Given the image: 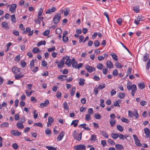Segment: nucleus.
<instances>
[{
	"label": "nucleus",
	"mask_w": 150,
	"mask_h": 150,
	"mask_svg": "<svg viewBox=\"0 0 150 150\" xmlns=\"http://www.w3.org/2000/svg\"><path fill=\"white\" fill-rule=\"evenodd\" d=\"M45 44L46 42L45 40L41 41L37 43V46L39 47L42 45H45Z\"/></svg>",
	"instance_id": "nucleus-30"
},
{
	"label": "nucleus",
	"mask_w": 150,
	"mask_h": 150,
	"mask_svg": "<svg viewBox=\"0 0 150 150\" xmlns=\"http://www.w3.org/2000/svg\"><path fill=\"white\" fill-rule=\"evenodd\" d=\"M133 10L136 13H138L140 12L139 6L138 5H137L133 7Z\"/></svg>",
	"instance_id": "nucleus-11"
},
{
	"label": "nucleus",
	"mask_w": 150,
	"mask_h": 150,
	"mask_svg": "<svg viewBox=\"0 0 150 150\" xmlns=\"http://www.w3.org/2000/svg\"><path fill=\"white\" fill-rule=\"evenodd\" d=\"M132 115H133L136 118H138L139 117V115L138 113L137 110L134 109L132 112Z\"/></svg>",
	"instance_id": "nucleus-7"
},
{
	"label": "nucleus",
	"mask_w": 150,
	"mask_h": 150,
	"mask_svg": "<svg viewBox=\"0 0 150 150\" xmlns=\"http://www.w3.org/2000/svg\"><path fill=\"white\" fill-rule=\"evenodd\" d=\"M135 144L137 146H141V144H140V141L138 139L136 140L135 141Z\"/></svg>",
	"instance_id": "nucleus-42"
},
{
	"label": "nucleus",
	"mask_w": 150,
	"mask_h": 150,
	"mask_svg": "<svg viewBox=\"0 0 150 150\" xmlns=\"http://www.w3.org/2000/svg\"><path fill=\"white\" fill-rule=\"evenodd\" d=\"M54 121L53 118L51 116H49L48 118V122L49 123H51Z\"/></svg>",
	"instance_id": "nucleus-50"
},
{
	"label": "nucleus",
	"mask_w": 150,
	"mask_h": 150,
	"mask_svg": "<svg viewBox=\"0 0 150 150\" xmlns=\"http://www.w3.org/2000/svg\"><path fill=\"white\" fill-rule=\"evenodd\" d=\"M69 57L68 56H66L65 57H63L62 59L64 60L65 59H66L67 60L65 62V64L67 65L68 67H69L71 64V59L69 58Z\"/></svg>",
	"instance_id": "nucleus-2"
},
{
	"label": "nucleus",
	"mask_w": 150,
	"mask_h": 150,
	"mask_svg": "<svg viewBox=\"0 0 150 150\" xmlns=\"http://www.w3.org/2000/svg\"><path fill=\"white\" fill-rule=\"evenodd\" d=\"M61 18V14L58 13L55 15L53 19V21L54 24H57L59 22Z\"/></svg>",
	"instance_id": "nucleus-1"
},
{
	"label": "nucleus",
	"mask_w": 150,
	"mask_h": 150,
	"mask_svg": "<svg viewBox=\"0 0 150 150\" xmlns=\"http://www.w3.org/2000/svg\"><path fill=\"white\" fill-rule=\"evenodd\" d=\"M78 135V134L77 133L76 131H75L73 133V136L74 137V139H77V137Z\"/></svg>",
	"instance_id": "nucleus-45"
},
{
	"label": "nucleus",
	"mask_w": 150,
	"mask_h": 150,
	"mask_svg": "<svg viewBox=\"0 0 150 150\" xmlns=\"http://www.w3.org/2000/svg\"><path fill=\"white\" fill-rule=\"evenodd\" d=\"M11 21L13 22H16V18L15 17V15L14 14L12 15L11 16Z\"/></svg>",
	"instance_id": "nucleus-33"
},
{
	"label": "nucleus",
	"mask_w": 150,
	"mask_h": 150,
	"mask_svg": "<svg viewBox=\"0 0 150 150\" xmlns=\"http://www.w3.org/2000/svg\"><path fill=\"white\" fill-rule=\"evenodd\" d=\"M56 10V8L54 6H53L51 8L48 9L46 11V14L50 13L51 12H54Z\"/></svg>",
	"instance_id": "nucleus-10"
},
{
	"label": "nucleus",
	"mask_w": 150,
	"mask_h": 150,
	"mask_svg": "<svg viewBox=\"0 0 150 150\" xmlns=\"http://www.w3.org/2000/svg\"><path fill=\"white\" fill-rule=\"evenodd\" d=\"M64 64V60L62 59L60 61V62H59L57 64V66L59 68H61L63 67Z\"/></svg>",
	"instance_id": "nucleus-15"
},
{
	"label": "nucleus",
	"mask_w": 150,
	"mask_h": 150,
	"mask_svg": "<svg viewBox=\"0 0 150 150\" xmlns=\"http://www.w3.org/2000/svg\"><path fill=\"white\" fill-rule=\"evenodd\" d=\"M69 10L68 9H66L64 12V15L65 16H67L69 14Z\"/></svg>",
	"instance_id": "nucleus-49"
},
{
	"label": "nucleus",
	"mask_w": 150,
	"mask_h": 150,
	"mask_svg": "<svg viewBox=\"0 0 150 150\" xmlns=\"http://www.w3.org/2000/svg\"><path fill=\"white\" fill-rule=\"evenodd\" d=\"M82 133L81 132L79 134H78V135L77 137V139H76L79 141H80L81 140V138Z\"/></svg>",
	"instance_id": "nucleus-60"
},
{
	"label": "nucleus",
	"mask_w": 150,
	"mask_h": 150,
	"mask_svg": "<svg viewBox=\"0 0 150 150\" xmlns=\"http://www.w3.org/2000/svg\"><path fill=\"white\" fill-rule=\"evenodd\" d=\"M110 123L111 126L112 127H113L115 125V121L114 120L112 119L110 121Z\"/></svg>",
	"instance_id": "nucleus-38"
},
{
	"label": "nucleus",
	"mask_w": 150,
	"mask_h": 150,
	"mask_svg": "<svg viewBox=\"0 0 150 150\" xmlns=\"http://www.w3.org/2000/svg\"><path fill=\"white\" fill-rule=\"evenodd\" d=\"M110 55H111L113 59L115 60H117V56L115 53L112 52L111 53Z\"/></svg>",
	"instance_id": "nucleus-25"
},
{
	"label": "nucleus",
	"mask_w": 150,
	"mask_h": 150,
	"mask_svg": "<svg viewBox=\"0 0 150 150\" xmlns=\"http://www.w3.org/2000/svg\"><path fill=\"white\" fill-rule=\"evenodd\" d=\"M144 133L146 134V137L150 134V131L149 129L147 128H145L144 129Z\"/></svg>",
	"instance_id": "nucleus-20"
},
{
	"label": "nucleus",
	"mask_w": 150,
	"mask_h": 150,
	"mask_svg": "<svg viewBox=\"0 0 150 150\" xmlns=\"http://www.w3.org/2000/svg\"><path fill=\"white\" fill-rule=\"evenodd\" d=\"M100 42H99L98 40H96L94 42V45L95 47H98L100 45Z\"/></svg>",
	"instance_id": "nucleus-57"
},
{
	"label": "nucleus",
	"mask_w": 150,
	"mask_h": 150,
	"mask_svg": "<svg viewBox=\"0 0 150 150\" xmlns=\"http://www.w3.org/2000/svg\"><path fill=\"white\" fill-rule=\"evenodd\" d=\"M63 76H63L62 75L59 76L57 77V79H59L61 81H63L66 79L64 78Z\"/></svg>",
	"instance_id": "nucleus-46"
},
{
	"label": "nucleus",
	"mask_w": 150,
	"mask_h": 150,
	"mask_svg": "<svg viewBox=\"0 0 150 150\" xmlns=\"http://www.w3.org/2000/svg\"><path fill=\"white\" fill-rule=\"evenodd\" d=\"M63 106L64 108L65 109L67 110L69 108L68 106L67 105V103L66 102H65L63 103Z\"/></svg>",
	"instance_id": "nucleus-56"
},
{
	"label": "nucleus",
	"mask_w": 150,
	"mask_h": 150,
	"mask_svg": "<svg viewBox=\"0 0 150 150\" xmlns=\"http://www.w3.org/2000/svg\"><path fill=\"white\" fill-rule=\"evenodd\" d=\"M32 52L34 53H36L38 52H40V50L37 47H35L32 50Z\"/></svg>",
	"instance_id": "nucleus-27"
},
{
	"label": "nucleus",
	"mask_w": 150,
	"mask_h": 150,
	"mask_svg": "<svg viewBox=\"0 0 150 150\" xmlns=\"http://www.w3.org/2000/svg\"><path fill=\"white\" fill-rule=\"evenodd\" d=\"M96 139V136L95 134H93L91 136V141H95Z\"/></svg>",
	"instance_id": "nucleus-47"
},
{
	"label": "nucleus",
	"mask_w": 150,
	"mask_h": 150,
	"mask_svg": "<svg viewBox=\"0 0 150 150\" xmlns=\"http://www.w3.org/2000/svg\"><path fill=\"white\" fill-rule=\"evenodd\" d=\"M90 117L91 115L90 114H87L85 115V119L87 121H88L91 119Z\"/></svg>",
	"instance_id": "nucleus-40"
},
{
	"label": "nucleus",
	"mask_w": 150,
	"mask_h": 150,
	"mask_svg": "<svg viewBox=\"0 0 150 150\" xmlns=\"http://www.w3.org/2000/svg\"><path fill=\"white\" fill-rule=\"evenodd\" d=\"M85 68L87 70L89 73H91L93 71H95V68L94 67H92L88 65L87 64L85 65Z\"/></svg>",
	"instance_id": "nucleus-4"
},
{
	"label": "nucleus",
	"mask_w": 150,
	"mask_h": 150,
	"mask_svg": "<svg viewBox=\"0 0 150 150\" xmlns=\"http://www.w3.org/2000/svg\"><path fill=\"white\" fill-rule=\"evenodd\" d=\"M138 86L139 88L141 89H143L145 87V85L144 83L143 82L139 83L138 84Z\"/></svg>",
	"instance_id": "nucleus-23"
},
{
	"label": "nucleus",
	"mask_w": 150,
	"mask_h": 150,
	"mask_svg": "<svg viewBox=\"0 0 150 150\" xmlns=\"http://www.w3.org/2000/svg\"><path fill=\"white\" fill-rule=\"evenodd\" d=\"M105 87V85L103 84L102 85H99L98 86V88L99 89H102L104 88Z\"/></svg>",
	"instance_id": "nucleus-61"
},
{
	"label": "nucleus",
	"mask_w": 150,
	"mask_h": 150,
	"mask_svg": "<svg viewBox=\"0 0 150 150\" xmlns=\"http://www.w3.org/2000/svg\"><path fill=\"white\" fill-rule=\"evenodd\" d=\"M137 90L136 86L135 84L132 85V92H135Z\"/></svg>",
	"instance_id": "nucleus-32"
},
{
	"label": "nucleus",
	"mask_w": 150,
	"mask_h": 150,
	"mask_svg": "<svg viewBox=\"0 0 150 150\" xmlns=\"http://www.w3.org/2000/svg\"><path fill=\"white\" fill-rule=\"evenodd\" d=\"M121 120L122 122L126 123H128L129 122V121L128 119L124 117L121 118Z\"/></svg>",
	"instance_id": "nucleus-36"
},
{
	"label": "nucleus",
	"mask_w": 150,
	"mask_h": 150,
	"mask_svg": "<svg viewBox=\"0 0 150 150\" xmlns=\"http://www.w3.org/2000/svg\"><path fill=\"white\" fill-rule=\"evenodd\" d=\"M56 96L58 98H60L61 97V93L59 91H58L56 94Z\"/></svg>",
	"instance_id": "nucleus-63"
},
{
	"label": "nucleus",
	"mask_w": 150,
	"mask_h": 150,
	"mask_svg": "<svg viewBox=\"0 0 150 150\" xmlns=\"http://www.w3.org/2000/svg\"><path fill=\"white\" fill-rule=\"evenodd\" d=\"M1 26L2 27L4 28L6 30L8 29L9 28L8 23L6 22H3L1 24Z\"/></svg>",
	"instance_id": "nucleus-9"
},
{
	"label": "nucleus",
	"mask_w": 150,
	"mask_h": 150,
	"mask_svg": "<svg viewBox=\"0 0 150 150\" xmlns=\"http://www.w3.org/2000/svg\"><path fill=\"white\" fill-rule=\"evenodd\" d=\"M117 128L118 130L121 132L123 130V128L122 127L119 125L117 126Z\"/></svg>",
	"instance_id": "nucleus-34"
},
{
	"label": "nucleus",
	"mask_w": 150,
	"mask_h": 150,
	"mask_svg": "<svg viewBox=\"0 0 150 150\" xmlns=\"http://www.w3.org/2000/svg\"><path fill=\"white\" fill-rule=\"evenodd\" d=\"M30 68H32L34 67V60H32L30 63Z\"/></svg>",
	"instance_id": "nucleus-59"
},
{
	"label": "nucleus",
	"mask_w": 150,
	"mask_h": 150,
	"mask_svg": "<svg viewBox=\"0 0 150 150\" xmlns=\"http://www.w3.org/2000/svg\"><path fill=\"white\" fill-rule=\"evenodd\" d=\"M64 135V132H61L57 138V140L58 141L61 140Z\"/></svg>",
	"instance_id": "nucleus-8"
},
{
	"label": "nucleus",
	"mask_w": 150,
	"mask_h": 150,
	"mask_svg": "<svg viewBox=\"0 0 150 150\" xmlns=\"http://www.w3.org/2000/svg\"><path fill=\"white\" fill-rule=\"evenodd\" d=\"M74 148L77 150H86V146L84 144H80L76 146Z\"/></svg>",
	"instance_id": "nucleus-3"
},
{
	"label": "nucleus",
	"mask_w": 150,
	"mask_h": 150,
	"mask_svg": "<svg viewBox=\"0 0 150 150\" xmlns=\"http://www.w3.org/2000/svg\"><path fill=\"white\" fill-rule=\"evenodd\" d=\"M50 32V31L48 30H46V31H45L42 34L46 36L49 35Z\"/></svg>",
	"instance_id": "nucleus-54"
},
{
	"label": "nucleus",
	"mask_w": 150,
	"mask_h": 150,
	"mask_svg": "<svg viewBox=\"0 0 150 150\" xmlns=\"http://www.w3.org/2000/svg\"><path fill=\"white\" fill-rule=\"evenodd\" d=\"M62 39L63 42H67L68 40V37L66 36H63Z\"/></svg>",
	"instance_id": "nucleus-53"
},
{
	"label": "nucleus",
	"mask_w": 150,
	"mask_h": 150,
	"mask_svg": "<svg viewBox=\"0 0 150 150\" xmlns=\"http://www.w3.org/2000/svg\"><path fill=\"white\" fill-rule=\"evenodd\" d=\"M147 102L145 101H142L140 102V104L142 106H144L146 105Z\"/></svg>",
	"instance_id": "nucleus-64"
},
{
	"label": "nucleus",
	"mask_w": 150,
	"mask_h": 150,
	"mask_svg": "<svg viewBox=\"0 0 150 150\" xmlns=\"http://www.w3.org/2000/svg\"><path fill=\"white\" fill-rule=\"evenodd\" d=\"M43 9L42 8H40V9L39 10V11H38V18H39L40 16H41L42 15V13L43 12Z\"/></svg>",
	"instance_id": "nucleus-24"
},
{
	"label": "nucleus",
	"mask_w": 150,
	"mask_h": 150,
	"mask_svg": "<svg viewBox=\"0 0 150 150\" xmlns=\"http://www.w3.org/2000/svg\"><path fill=\"white\" fill-rule=\"evenodd\" d=\"M17 7V5L14 4H11L9 7V10L12 13H14Z\"/></svg>",
	"instance_id": "nucleus-5"
},
{
	"label": "nucleus",
	"mask_w": 150,
	"mask_h": 150,
	"mask_svg": "<svg viewBox=\"0 0 150 150\" xmlns=\"http://www.w3.org/2000/svg\"><path fill=\"white\" fill-rule=\"evenodd\" d=\"M148 57L149 55L148 54L145 55L143 57V60L144 62L146 61L148 59Z\"/></svg>",
	"instance_id": "nucleus-58"
},
{
	"label": "nucleus",
	"mask_w": 150,
	"mask_h": 150,
	"mask_svg": "<svg viewBox=\"0 0 150 150\" xmlns=\"http://www.w3.org/2000/svg\"><path fill=\"white\" fill-rule=\"evenodd\" d=\"M49 102L48 100H46L44 103H42L40 104V105L42 108L46 106L49 103Z\"/></svg>",
	"instance_id": "nucleus-12"
},
{
	"label": "nucleus",
	"mask_w": 150,
	"mask_h": 150,
	"mask_svg": "<svg viewBox=\"0 0 150 150\" xmlns=\"http://www.w3.org/2000/svg\"><path fill=\"white\" fill-rule=\"evenodd\" d=\"M1 127H8V123L6 122H4L1 124L0 125Z\"/></svg>",
	"instance_id": "nucleus-39"
},
{
	"label": "nucleus",
	"mask_w": 150,
	"mask_h": 150,
	"mask_svg": "<svg viewBox=\"0 0 150 150\" xmlns=\"http://www.w3.org/2000/svg\"><path fill=\"white\" fill-rule=\"evenodd\" d=\"M62 30L61 29L59 28H57L55 30V32L56 33L59 35L60 34L62 33Z\"/></svg>",
	"instance_id": "nucleus-29"
},
{
	"label": "nucleus",
	"mask_w": 150,
	"mask_h": 150,
	"mask_svg": "<svg viewBox=\"0 0 150 150\" xmlns=\"http://www.w3.org/2000/svg\"><path fill=\"white\" fill-rule=\"evenodd\" d=\"M20 69L16 67H13L12 69V71L15 74H17L20 71Z\"/></svg>",
	"instance_id": "nucleus-13"
},
{
	"label": "nucleus",
	"mask_w": 150,
	"mask_h": 150,
	"mask_svg": "<svg viewBox=\"0 0 150 150\" xmlns=\"http://www.w3.org/2000/svg\"><path fill=\"white\" fill-rule=\"evenodd\" d=\"M21 64L23 67H25L26 66V63L23 60H22L21 61Z\"/></svg>",
	"instance_id": "nucleus-62"
},
{
	"label": "nucleus",
	"mask_w": 150,
	"mask_h": 150,
	"mask_svg": "<svg viewBox=\"0 0 150 150\" xmlns=\"http://www.w3.org/2000/svg\"><path fill=\"white\" fill-rule=\"evenodd\" d=\"M79 122V121L77 120H73L71 124V125H74V127H76L77 126Z\"/></svg>",
	"instance_id": "nucleus-21"
},
{
	"label": "nucleus",
	"mask_w": 150,
	"mask_h": 150,
	"mask_svg": "<svg viewBox=\"0 0 150 150\" xmlns=\"http://www.w3.org/2000/svg\"><path fill=\"white\" fill-rule=\"evenodd\" d=\"M108 142L111 145H114L115 144V143L114 142L110 139H108Z\"/></svg>",
	"instance_id": "nucleus-51"
},
{
	"label": "nucleus",
	"mask_w": 150,
	"mask_h": 150,
	"mask_svg": "<svg viewBox=\"0 0 150 150\" xmlns=\"http://www.w3.org/2000/svg\"><path fill=\"white\" fill-rule=\"evenodd\" d=\"M115 148L117 149L120 150L123 148L122 145L120 144H117L115 146Z\"/></svg>",
	"instance_id": "nucleus-19"
},
{
	"label": "nucleus",
	"mask_w": 150,
	"mask_h": 150,
	"mask_svg": "<svg viewBox=\"0 0 150 150\" xmlns=\"http://www.w3.org/2000/svg\"><path fill=\"white\" fill-rule=\"evenodd\" d=\"M111 136L113 139H116L118 137L119 134L117 133L114 134L112 133L111 134Z\"/></svg>",
	"instance_id": "nucleus-31"
},
{
	"label": "nucleus",
	"mask_w": 150,
	"mask_h": 150,
	"mask_svg": "<svg viewBox=\"0 0 150 150\" xmlns=\"http://www.w3.org/2000/svg\"><path fill=\"white\" fill-rule=\"evenodd\" d=\"M125 96V94L124 93H119L118 97L119 98H123Z\"/></svg>",
	"instance_id": "nucleus-35"
},
{
	"label": "nucleus",
	"mask_w": 150,
	"mask_h": 150,
	"mask_svg": "<svg viewBox=\"0 0 150 150\" xmlns=\"http://www.w3.org/2000/svg\"><path fill=\"white\" fill-rule=\"evenodd\" d=\"M24 76L23 75L21 74H16L15 75V77L16 80H19Z\"/></svg>",
	"instance_id": "nucleus-17"
},
{
	"label": "nucleus",
	"mask_w": 150,
	"mask_h": 150,
	"mask_svg": "<svg viewBox=\"0 0 150 150\" xmlns=\"http://www.w3.org/2000/svg\"><path fill=\"white\" fill-rule=\"evenodd\" d=\"M103 67V65L101 63L98 64L97 66V68L100 70L102 69Z\"/></svg>",
	"instance_id": "nucleus-41"
},
{
	"label": "nucleus",
	"mask_w": 150,
	"mask_h": 150,
	"mask_svg": "<svg viewBox=\"0 0 150 150\" xmlns=\"http://www.w3.org/2000/svg\"><path fill=\"white\" fill-rule=\"evenodd\" d=\"M45 132V133L48 135H50L51 133V131L49 128H47L46 129Z\"/></svg>",
	"instance_id": "nucleus-48"
},
{
	"label": "nucleus",
	"mask_w": 150,
	"mask_h": 150,
	"mask_svg": "<svg viewBox=\"0 0 150 150\" xmlns=\"http://www.w3.org/2000/svg\"><path fill=\"white\" fill-rule=\"evenodd\" d=\"M75 87H72V89L71 91L70 95L71 96H73L75 93Z\"/></svg>",
	"instance_id": "nucleus-28"
},
{
	"label": "nucleus",
	"mask_w": 150,
	"mask_h": 150,
	"mask_svg": "<svg viewBox=\"0 0 150 150\" xmlns=\"http://www.w3.org/2000/svg\"><path fill=\"white\" fill-rule=\"evenodd\" d=\"M46 148L48 149V150H57L55 148L52 146H46Z\"/></svg>",
	"instance_id": "nucleus-37"
},
{
	"label": "nucleus",
	"mask_w": 150,
	"mask_h": 150,
	"mask_svg": "<svg viewBox=\"0 0 150 150\" xmlns=\"http://www.w3.org/2000/svg\"><path fill=\"white\" fill-rule=\"evenodd\" d=\"M106 65L109 68H111L113 67L112 63L110 61H109L106 62Z\"/></svg>",
	"instance_id": "nucleus-16"
},
{
	"label": "nucleus",
	"mask_w": 150,
	"mask_h": 150,
	"mask_svg": "<svg viewBox=\"0 0 150 150\" xmlns=\"http://www.w3.org/2000/svg\"><path fill=\"white\" fill-rule=\"evenodd\" d=\"M33 126H38L39 127H42V123L40 122L34 123L33 124Z\"/></svg>",
	"instance_id": "nucleus-43"
},
{
	"label": "nucleus",
	"mask_w": 150,
	"mask_h": 150,
	"mask_svg": "<svg viewBox=\"0 0 150 150\" xmlns=\"http://www.w3.org/2000/svg\"><path fill=\"white\" fill-rule=\"evenodd\" d=\"M77 62L75 60L74 58H73L71 60V64L72 66L76 69V67L77 65Z\"/></svg>",
	"instance_id": "nucleus-14"
},
{
	"label": "nucleus",
	"mask_w": 150,
	"mask_h": 150,
	"mask_svg": "<svg viewBox=\"0 0 150 150\" xmlns=\"http://www.w3.org/2000/svg\"><path fill=\"white\" fill-rule=\"evenodd\" d=\"M17 126L18 128L21 129H23L24 127L23 125L22 124V123L20 122L17 123Z\"/></svg>",
	"instance_id": "nucleus-26"
},
{
	"label": "nucleus",
	"mask_w": 150,
	"mask_h": 150,
	"mask_svg": "<svg viewBox=\"0 0 150 150\" xmlns=\"http://www.w3.org/2000/svg\"><path fill=\"white\" fill-rule=\"evenodd\" d=\"M115 66L117 67V68H121L122 67V65L118 62H116L115 64Z\"/></svg>",
	"instance_id": "nucleus-44"
},
{
	"label": "nucleus",
	"mask_w": 150,
	"mask_h": 150,
	"mask_svg": "<svg viewBox=\"0 0 150 150\" xmlns=\"http://www.w3.org/2000/svg\"><path fill=\"white\" fill-rule=\"evenodd\" d=\"M11 134L15 136H19L21 134V132L16 130H13L11 131Z\"/></svg>",
	"instance_id": "nucleus-6"
},
{
	"label": "nucleus",
	"mask_w": 150,
	"mask_h": 150,
	"mask_svg": "<svg viewBox=\"0 0 150 150\" xmlns=\"http://www.w3.org/2000/svg\"><path fill=\"white\" fill-rule=\"evenodd\" d=\"M85 81V80L84 79L80 78L79 79V83L80 85L83 86L85 84L84 82Z\"/></svg>",
	"instance_id": "nucleus-18"
},
{
	"label": "nucleus",
	"mask_w": 150,
	"mask_h": 150,
	"mask_svg": "<svg viewBox=\"0 0 150 150\" xmlns=\"http://www.w3.org/2000/svg\"><path fill=\"white\" fill-rule=\"evenodd\" d=\"M100 133L104 137L106 138H108V134H107L105 132L103 131H100Z\"/></svg>",
	"instance_id": "nucleus-22"
},
{
	"label": "nucleus",
	"mask_w": 150,
	"mask_h": 150,
	"mask_svg": "<svg viewBox=\"0 0 150 150\" xmlns=\"http://www.w3.org/2000/svg\"><path fill=\"white\" fill-rule=\"evenodd\" d=\"M150 62V59H149V60L147 62L146 65V68L147 70H148L149 68Z\"/></svg>",
	"instance_id": "nucleus-52"
},
{
	"label": "nucleus",
	"mask_w": 150,
	"mask_h": 150,
	"mask_svg": "<svg viewBox=\"0 0 150 150\" xmlns=\"http://www.w3.org/2000/svg\"><path fill=\"white\" fill-rule=\"evenodd\" d=\"M94 117L96 119H100L101 117L99 114L97 113L94 115Z\"/></svg>",
	"instance_id": "nucleus-55"
}]
</instances>
